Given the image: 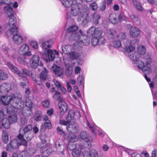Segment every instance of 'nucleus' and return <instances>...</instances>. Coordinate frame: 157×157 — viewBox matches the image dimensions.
<instances>
[{"instance_id":"1","label":"nucleus","mask_w":157,"mask_h":157,"mask_svg":"<svg viewBox=\"0 0 157 157\" xmlns=\"http://www.w3.org/2000/svg\"><path fill=\"white\" fill-rule=\"evenodd\" d=\"M15 109L13 108L11 110L4 108L0 111V128L3 126L4 128L8 129L11 124L15 123L17 121V115L15 113Z\"/></svg>"},{"instance_id":"2","label":"nucleus","mask_w":157,"mask_h":157,"mask_svg":"<svg viewBox=\"0 0 157 157\" xmlns=\"http://www.w3.org/2000/svg\"><path fill=\"white\" fill-rule=\"evenodd\" d=\"M139 55L136 52H135L129 56V58L133 61V64L135 66L142 70L145 73L149 74L152 71L151 68L153 65H154L155 62L153 61L149 57H147L145 59H143L142 60L145 62V65L142 60H139Z\"/></svg>"},{"instance_id":"3","label":"nucleus","mask_w":157,"mask_h":157,"mask_svg":"<svg viewBox=\"0 0 157 157\" xmlns=\"http://www.w3.org/2000/svg\"><path fill=\"white\" fill-rule=\"evenodd\" d=\"M11 4L9 6H6L4 8V10L6 16L10 17L8 23L6 24L4 26L8 25L10 28L6 33V35L8 36H10L11 34H14L17 33V29L16 25L17 23L16 18L14 16L15 13L14 11L13 8L10 7Z\"/></svg>"},{"instance_id":"4","label":"nucleus","mask_w":157,"mask_h":157,"mask_svg":"<svg viewBox=\"0 0 157 157\" xmlns=\"http://www.w3.org/2000/svg\"><path fill=\"white\" fill-rule=\"evenodd\" d=\"M89 8L86 6H84L80 8L78 5L72 4L71 8L70 13L67 15V18L68 21L73 20L74 17H77L78 21H80L88 13Z\"/></svg>"},{"instance_id":"5","label":"nucleus","mask_w":157,"mask_h":157,"mask_svg":"<svg viewBox=\"0 0 157 157\" xmlns=\"http://www.w3.org/2000/svg\"><path fill=\"white\" fill-rule=\"evenodd\" d=\"M69 39L71 41H75L73 44L75 49H79L84 45L88 46L90 44L89 38L80 30L78 33H72L69 37Z\"/></svg>"},{"instance_id":"6","label":"nucleus","mask_w":157,"mask_h":157,"mask_svg":"<svg viewBox=\"0 0 157 157\" xmlns=\"http://www.w3.org/2000/svg\"><path fill=\"white\" fill-rule=\"evenodd\" d=\"M1 100L2 104L4 105H7L11 101H13L10 108H13L17 109H21L24 106V102L21 101L20 96L19 97H17L14 96L13 94L9 96H1Z\"/></svg>"},{"instance_id":"7","label":"nucleus","mask_w":157,"mask_h":157,"mask_svg":"<svg viewBox=\"0 0 157 157\" xmlns=\"http://www.w3.org/2000/svg\"><path fill=\"white\" fill-rule=\"evenodd\" d=\"M75 112L71 110L69 111L68 116L66 117V121L63 120H60L59 123L63 125H68L67 127V131L72 133H75L78 131L77 125L75 124Z\"/></svg>"},{"instance_id":"8","label":"nucleus","mask_w":157,"mask_h":157,"mask_svg":"<svg viewBox=\"0 0 157 157\" xmlns=\"http://www.w3.org/2000/svg\"><path fill=\"white\" fill-rule=\"evenodd\" d=\"M41 143L38 144L37 146L40 148V152L43 154L44 157H47L52 151V149L49 147L46 148L47 140L48 139V136L46 135H42L40 136Z\"/></svg>"},{"instance_id":"9","label":"nucleus","mask_w":157,"mask_h":157,"mask_svg":"<svg viewBox=\"0 0 157 157\" xmlns=\"http://www.w3.org/2000/svg\"><path fill=\"white\" fill-rule=\"evenodd\" d=\"M105 34L109 39H117L121 42L122 40L125 39L126 36L125 33L121 32L117 33L116 31L112 29H107L105 32Z\"/></svg>"},{"instance_id":"10","label":"nucleus","mask_w":157,"mask_h":157,"mask_svg":"<svg viewBox=\"0 0 157 157\" xmlns=\"http://www.w3.org/2000/svg\"><path fill=\"white\" fill-rule=\"evenodd\" d=\"M7 65L12 72L17 75L18 76L22 77L23 80L25 81V82L28 83V80L25 77L28 76L30 75L29 72L28 71L25 69H23L22 70V72L21 73L17 67L12 64L7 63Z\"/></svg>"},{"instance_id":"11","label":"nucleus","mask_w":157,"mask_h":157,"mask_svg":"<svg viewBox=\"0 0 157 157\" xmlns=\"http://www.w3.org/2000/svg\"><path fill=\"white\" fill-rule=\"evenodd\" d=\"M102 31L101 28L98 27L95 28L94 27H92L87 31V33L88 36H92L100 38L103 37L101 36Z\"/></svg>"},{"instance_id":"12","label":"nucleus","mask_w":157,"mask_h":157,"mask_svg":"<svg viewBox=\"0 0 157 157\" xmlns=\"http://www.w3.org/2000/svg\"><path fill=\"white\" fill-rule=\"evenodd\" d=\"M89 134L86 131L82 132L79 136V139L80 140H86L85 147L89 148L91 147V140L89 138Z\"/></svg>"},{"instance_id":"13","label":"nucleus","mask_w":157,"mask_h":157,"mask_svg":"<svg viewBox=\"0 0 157 157\" xmlns=\"http://www.w3.org/2000/svg\"><path fill=\"white\" fill-rule=\"evenodd\" d=\"M40 57L36 55H34L29 61L30 66L32 68L36 69L39 65Z\"/></svg>"},{"instance_id":"14","label":"nucleus","mask_w":157,"mask_h":157,"mask_svg":"<svg viewBox=\"0 0 157 157\" xmlns=\"http://www.w3.org/2000/svg\"><path fill=\"white\" fill-rule=\"evenodd\" d=\"M29 47L26 44H23L20 48L18 51V53L20 55L25 56H31L32 55L30 51H28Z\"/></svg>"},{"instance_id":"15","label":"nucleus","mask_w":157,"mask_h":157,"mask_svg":"<svg viewBox=\"0 0 157 157\" xmlns=\"http://www.w3.org/2000/svg\"><path fill=\"white\" fill-rule=\"evenodd\" d=\"M58 106L60 110V115H63L68 109V106L66 102L63 100L59 101Z\"/></svg>"},{"instance_id":"16","label":"nucleus","mask_w":157,"mask_h":157,"mask_svg":"<svg viewBox=\"0 0 157 157\" xmlns=\"http://www.w3.org/2000/svg\"><path fill=\"white\" fill-rule=\"evenodd\" d=\"M59 140H57L55 144V146L56 148V153L61 156H64L65 155L64 151L65 148L63 145H61L59 143Z\"/></svg>"},{"instance_id":"17","label":"nucleus","mask_w":157,"mask_h":157,"mask_svg":"<svg viewBox=\"0 0 157 157\" xmlns=\"http://www.w3.org/2000/svg\"><path fill=\"white\" fill-rule=\"evenodd\" d=\"M124 45L125 47L124 48V51L125 52L128 53H130L128 55V56L130 54L132 55L133 53L135 52H132L134 50L135 47L132 44L130 40H128L127 42L124 43Z\"/></svg>"},{"instance_id":"18","label":"nucleus","mask_w":157,"mask_h":157,"mask_svg":"<svg viewBox=\"0 0 157 157\" xmlns=\"http://www.w3.org/2000/svg\"><path fill=\"white\" fill-rule=\"evenodd\" d=\"M67 139L69 141L68 148L70 150H71L73 149V145L75 144L74 143L78 139L75 135L72 133L69 134Z\"/></svg>"},{"instance_id":"19","label":"nucleus","mask_w":157,"mask_h":157,"mask_svg":"<svg viewBox=\"0 0 157 157\" xmlns=\"http://www.w3.org/2000/svg\"><path fill=\"white\" fill-rule=\"evenodd\" d=\"M105 42V40L104 37H98L93 36L91 39V43L93 46H95L98 45H101L104 44Z\"/></svg>"},{"instance_id":"20","label":"nucleus","mask_w":157,"mask_h":157,"mask_svg":"<svg viewBox=\"0 0 157 157\" xmlns=\"http://www.w3.org/2000/svg\"><path fill=\"white\" fill-rule=\"evenodd\" d=\"M44 53L45 57V60L48 62L53 60L55 58V55L51 49H48L46 51L44 50Z\"/></svg>"},{"instance_id":"21","label":"nucleus","mask_w":157,"mask_h":157,"mask_svg":"<svg viewBox=\"0 0 157 157\" xmlns=\"http://www.w3.org/2000/svg\"><path fill=\"white\" fill-rule=\"evenodd\" d=\"M80 56L79 53L71 51L67 55V56H64L63 58L64 57L66 58L67 63V62H69L71 60L77 59Z\"/></svg>"},{"instance_id":"22","label":"nucleus","mask_w":157,"mask_h":157,"mask_svg":"<svg viewBox=\"0 0 157 157\" xmlns=\"http://www.w3.org/2000/svg\"><path fill=\"white\" fill-rule=\"evenodd\" d=\"M83 156V157H99L97 151L94 149H91L89 151H85Z\"/></svg>"},{"instance_id":"23","label":"nucleus","mask_w":157,"mask_h":157,"mask_svg":"<svg viewBox=\"0 0 157 157\" xmlns=\"http://www.w3.org/2000/svg\"><path fill=\"white\" fill-rule=\"evenodd\" d=\"M51 69L55 74L57 75L61 78H63V70L59 67L54 65Z\"/></svg>"},{"instance_id":"24","label":"nucleus","mask_w":157,"mask_h":157,"mask_svg":"<svg viewBox=\"0 0 157 157\" xmlns=\"http://www.w3.org/2000/svg\"><path fill=\"white\" fill-rule=\"evenodd\" d=\"M13 35L12 37L14 43L17 44H20L23 42V39L20 35L17 33L14 34H12Z\"/></svg>"},{"instance_id":"25","label":"nucleus","mask_w":157,"mask_h":157,"mask_svg":"<svg viewBox=\"0 0 157 157\" xmlns=\"http://www.w3.org/2000/svg\"><path fill=\"white\" fill-rule=\"evenodd\" d=\"M140 31L138 28L134 27H132L130 28L129 34L131 37H136L140 35Z\"/></svg>"},{"instance_id":"26","label":"nucleus","mask_w":157,"mask_h":157,"mask_svg":"<svg viewBox=\"0 0 157 157\" xmlns=\"http://www.w3.org/2000/svg\"><path fill=\"white\" fill-rule=\"evenodd\" d=\"M52 44V42L51 40H47L43 42L41 44V47L43 49V52L44 50L46 51L47 50L49 49L51 45Z\"/></svg>"},{"instance_id":"27","label":"nucleus","mask_w":157,"mask_h":157,"mask_svg":"<svg viewBox=\"0 0 157 157\" xmlns=\"http://www.w3.org/2000/svg\"><path fill=\"white\" fill-rule=\"evenodd\" d=\"M72 155L73 157H79L81 154L80 149L76 147V144L73 145Z\"/></svg>"},{"instance_id":"28","label":"nucleus","mask_w":157,"mask_h":157,"mask_svg":"<svg viewBox=\"0 0 157 157\" xmlns=\"http://www.w3.org/2000/svg\"><path fill=\"white\" fill-rule=\"evenodd\" d=\"M63 60L67 67V69L66 71V74L67 76H70L72 72L73 68L67 63V59L66 58L64 57Z\"/></svg>"},{"instance_id":"29","label":"nucleus","mask_w":157,"mask_h":157,"mask_svg":"<svg viewBox=\"0 0 157 157\" xmlns=\"http://www.w3.org/2000/svg\"><path fill=\"white\" fill-rule=\"evenodd\" d=\"M42 113L40 110H37L33 116V119L37 121H41L42 119Z\"/></svg>"},{"instance_id":"30","label":"nucleus","mask_w":157,"mask_h":157,"mask_svg":"<svg viewBox=\"0 0 157 157\" xmlns=\"http://www.w3.org/2000/svg\"><path fill=\"white\" fill-rule=\"evenodd\" d=\"M0 89L2 92H8L11 89V86L10 84L3 83L0 86Z\"/></svg>"},{"instance_id":"31","label":"nucleus","mask_w":157,"mask_h":157,"mask_svg":"<svg viewBox=\"0 0 157 157\" xmlns=\"http://www.w3.org/2000/svg\"><path fill=\"white\" fill-rule=\"evenodd\" d=\"M62 52L61 53L63 54L64 53L67 55L71 51V46L70 45H65L61 47Z\"/></svg>"},{"instance_id":"32","label":"nucleus","mask_w":157,"mask_h":157,"mask_svg":"<svg viewBox=\"0 0 157 157\" xmlns=\"http://www.w3.org/2000/svg\"><path fill=\"white\" fill-rule=\"evenodd\" d=\"M53 82L55 85L58 89H59L63 93H66V90L57 80L54 79L53 80Z\"/></svg>"},{"instance_id":"33","label":"nucleus","mask_w":157,"mask_h":157,"mask_svg":"<svg viewBox=\"0 0 157 157\" xmlns=\"http://www.w3.org/2000/svg\"><path fill=\"white\" fill-rule=\"evenodd\" d=\"M10 143L14 149L17 148L20 145L19 141L17 139L12 140L10 141Z\"/></svg>"},{"instance_id":"34","label":"nucleus","mask_w":157,"mask_h":157,"mask_svg":"<svg viewBox=\"0 0 157 157\" xmlns=\"http://www.w3.org/2000/svg\"><path fill=\"white\" fill-rule=\"evenodd\" d=\"M3 142L5 144H7L9 141V135L8 133L5 131L3 132L2 137Z\"/></svg>"},{"instance_id":"35","label":"nucleus","mask_w":157,"mask_h":157,"mask_svg":"<svg viewBox=\"0 0 157 157\" xmlns=\"http://www.w3.org/2000/svg\"><path fill=\"white\" fill-rule=\"evenodd\" d=\"M48 71L45 67H44L43 71L40 74V79L42 81H45L47 78Z\"/></svg>"},{"instance_id":"36","label":"nucleus","mask_w":157,"mask_h":157,"mask_svg":"<svg viewBox=\"0 0 157 157\" xmlns=\"http://www.w3.org/2000/svg\"><path fill=\"white\" fill-rule=\"evenodd\" d=\"M18 138L19 139L18 140L19 141L20 145L21 144L25 146L27 145V142L24 139H23V135L20 133L18 136Z\"/></svg>"},{"instance_id":"37","label":"nucleus","mask_w":157,"mask_h":157,"mask_svg":"<svg viewBox=\"0 0 157 157\" xmlns=\"http://www.w3.org/2000/svg\"><path fill=\"white\" fill-rule=\"evenodd\" d=\"M117 17V16L115 13H112L110 15L109 19L113 24H116L118 22V20Z\"/></svg>"},{"instance_id":"38","label":"nucleus","mask_w":157,"mask_h":157,"mask_svg":"<svg viewBox=\"0 0 157 157\" xmlns=\"http://www.w3.org/2000/svg\"><path fill=\"white\" fill-rule=\"evenodd\" d=\"M137 50L140 54L142 55L144 54L146 52L145 47L144 46L141 45H140L138 46L137 48Z\"/></svg>"},{"instance_id":"39","label":"nucleus","mask_w":157,"mask_h":157,"mask_svg":"<svg viewBox=\"0 0 157 157\" xmlns=\"http://www.w3.org/2000/svg\"><path fill=\"white\" fill-rule=\"evenodd\" d=\"M135 7L138 10L142 11L143 8L141 5L136 0H132Z\"/></svg>"},{"instance_id":"40","label":"nucleus","mask_w":157,"mask_h":157,"mask_svg":"<svg viewBox=\"0 0 157 157\" xmlns=\"http://www.w3.org/2000/svg\"><path fill=\"white\" fill-rule=\"evenodd\" d=\"M93 21L95 24H98V21L100 18V16L98 14H94L92 15Z\"/></svg>"},{"instance_id":"41","label":"nucleus","mask_w":157,"mask_h":157,"mask_svg":"<svg viewBox=\"0 0 157 157\" xmlns=\"http://www.w3.org/2000/svg\"><path fill=\"white\" fill-rule=\"evenodd\" d=\"M29 45L34 49H37L39 48L38 43L36 41H31L29 42Z\"/></svg>"},{"instance_id":"42","label":"nucleus","mask_w":157,"mask_h":157,"mask_svg":"<svg viewBox=\"0 0 157 157\" xmlns=\"http://www.w3.org/2000/svg\"><path fill=\"white\" fill-rule=\"evenodd\" d=\"M62 4L65 7H69L73 4L72 0H63L62 2Z\"/></svg>"},{"instance_id":"43","label":"nucleus","mask_w":157,"mask_h":157,"mask_svg":"<svg viewBox=\"0 0 157 157\" xmlns=\"http://www.w3.org/2000/svg\"><path fill=\"white\" fill-rule=\"evenodd\" d=\"M114 41L113 42V46L116 48H120L121 46V42L117 40H113Z\"/></svg>"},{"instance_id":"44","label":"nucleus","mask_w":157,"mask_h":157,"mask_svg":"<svg viewBox=\"0 0 157 157\" xmlns=\"http://www.w3.org/2000/svg\"><path fill=\"white\" fill-rule=\"evenodd\" d=\"M78 29V27L75 25H72L69 27L67 29L68 32H74L77 30Z\"/></svg>"},{"instance_id":"45","label":"nucleus","mask_w":157,"mask_h":157,"mask_svg":"<svg viewBox=\"0 0 157 157\" xmlns=\"http://www.w3.org/2000/svg\"><path fill=\"white\" fill-rule=\"evenodd\" d=\"M33 127L31 125H28L24 129V134H26L31 132Z\"/></svg>"},{"instance_id":"46","label":"nucleus","mask_w":157,"mask_h":157,"mask_svg":"<svg viewBox=\"0 0 157 157\" xmlns=\"http://www.w3.org/2000/svg\"><path fill=\"white\" fill-rule=\"evenodd\" d=\"M41 126L43 128L44 127L45 128L50 129L52 128L51 122L50 121L45 122L42 124Z\"/></svg>"},{"instance_id":"47","label":"nucleus","mask_w":157,"mask_h":157,"mask_svg":"<svg viewBox=\"0 0 157 157\" xmlns=\"http://www.w3.org/2000/svg\"><path fill=\"white\" fill-rule=\"evenodd\" d=\"M17 60L18 62L21 64L25 65H26L27 63V62L25 60V59L24 57H18L17 58Z\"/></svg>"},{"instance_id":"48","label":"nucleus","mask_w":157,"mask_h":157,"mask_svg":"<svg viewBox=\"0 0 157 157\" xmlns=\"http://www.w3.org/2000/svg\"><path fill=\"white\" fill-rule=\"evenodd\" d=\"M33 105V103L29 99H27L26 102V105L29 109L30 110H31V109L32 108Z\"/></svg>"},{"instance_id":"49","label":"nucleus","mask_w":157,"mask_h":157,"mask_svg":"<svg viewBox=\"0 0 157 157\" xmlns=\"http://www.w3.org/2000/svg\"><path fill=\"white\" fill-rule=\"evenodd\" d=\"M25 137L28 140H30L33 137V133L32 132L26 134H24Z\"/></svg>"},{"instance_id":"50","label":"nucleus","mask_w":157,"mask_h":157,"mask_svg":"<svg viewBox=\"0 0 157 157\" xmlns=\"http://www.w3.org/2000/svg\"><path fill=\"white\" fill-rule=\"evenodd\" d=\"M8 77L7 74L4 73L2 71H0V79L4 80Z\"/></svg>"},{"instance_id":"51","label":"nucleus","mask_w":157,"mask_h":157,"mask_svg":"<svg viewBox=\"0 0 157 157\" xmlns=\"http://www.w3.org/2000/svg\"><path fill=\"white\" fill-rule=\"evenodd\" d=\"M60 93L59 92L56 91L55 93L53 95V98L54 99H57L59 101L60 100H63L60 98Z\"/></svg>"},{"instance_id":"52","label":"nucleus","mask_w":157,"mask_h":157,"mask_svg":"<svg viewBox=\"0 0 157 157\" xmlns=\"http://www.w3.org/2000/svg\"><path fill=\"white\" fill-rule=\"evenodd\" d=\"M87 125L89 126L90 129L91 130L92 132L94 134H95L96 133L95 131L94 128H95V127L94 126V123H92V126H91L90 125V123L88 121H87Z\"/></svg>"},{"instance_id":"53","label":"nucleus","mask_w":157,"mask_h":157,"mask_svg":"<svg viewBox=\"0 0 157 157\" xmlns=\"http://www.w3.org/2000/svg\"><path fill=\"white\" fill-rule=\"evenodd\" d=\"M98 8V5L95 2H93L90 4V8L94 10H96Z\"/></svg>"},{"instance_id":"54","label":"nucleus","mask_w":157,"mask_h":157,"mask_svg":"<svg viewBox=\"0 0 157 157\" xmlns=\"http://www.w3.org/2000/svg\"><path fill=\"white\" fill-rule=\"evenodd\" d=\"M6 148L7 151H12L13 149H14L10 142L6 145Z\"/></svg>"},{"instance_id":"55","label":"nucleus","mask_w":157,"mask_h":157,"mask_svg":"<svg viewBox=\"0 0 157 157\" xmlns=\"http://www.w3.org/2000/svg\"><path fill=\"white\" fill-rule=\"evenodd\" d=\"M57 131L58 134H60L62 136H64V132L62 128L60 127H57Z\"/></svg>"},{"instance_id":"56","label":"nucleus","mask_w":157,"mask_h":157,"mask_svg":"<svg viewBox=\"0 0 157 157\" xmlns=\"http://www.w3.org/2000/svg\"><path fill=\"white\" fill-rule=\"evenodd\" d=\"M49 101L48 100H46L43 101L42 103L43 106L45 108H48L49 105Z\"/></svg>"},{"instance_id":"57","label":"nucleus","mask_w":157,"mask_h":157,"mask_svg":"<svg viewBox=\"0 0 157 157\" xmlns=\"http://www.w3.org/2000/svg\"><path fill=\"white\" fill-rule=\"evenodd\" d=\"M72 4L78 5L79 6L82 3V0H72Z\"/></svg>"},{"instance_id":"58","label":"nucleus","mask_w":157,"mask_h":157,"mask_svg":"<svg viewBox=\"0 0 157 157\" xmlns=\"http://www.w3.org/2000/svg\"><path fill=\"white\" fill-rule=\"evenodd\" d=\"M106 8V3L105 1H103L100 6V9L101 10H104Z\"/></svg>"},{"instance_id":"59","label":"nucleus","mask_w":157,"mask_h":157,"mask_svg":"<svg viewBox=\"0 0 157 157\" xmlns=\"http://www.w3.org/2000/svg\"><path fill=\"white\" fill-rule=\"evenodd\" d=\"M11 4V6H10V7L12 8L13 7L14 9H16L18 7V4L17 2H14L13 3L11 2L9 3L8 5L7 6H9V4Z\"/></svg>"},{"instance_id":"60","label":"nucleus","mask_w":157,"mask_h":157,"mask_svg":"<svg viewBox=\"0 0 157 157\" xmlns=\"http://www.w3.org/2000/svg\"><path fill=\"white\" fill-rule=\"evenodd\" d=\"M20 155L22 157H26L27 156H29L27 150L21 151L20 153Z\"/></svg>"},{"instance_id":"61","label":"nucleus","mask_w":157,"mask_h":157,"mask_svg":"<svg viewBox=\"0 0 157 157\" xmlns=\"http://www.w3.org/2000/svg\"><path fill=\"white\" fill-rule=\"evenodd\" d=\"M90 20L89 17L88 16H86L83 20V24L84 25H86L89 21Z\"/></svg>"},{"instance_id":"62","label":"nucleus","mask_w":157,"mask_h":157,"mask_svg":"<svg viewBox=\"0 0 157 157\" xmlns=\"http://www.w3.org/2000/svg\"><path fill=\"white\" fill-rule=\"evenodd\" d=\"M29 155L33 154L36 151L35 149L32 148H30L27 150Z\"/></svg>"},{"instance_id":"63","label":"nucleus","mask_w":157,"mask_h":157,"mask_svg":"<svg viewBox=\"0 0 157 157\" xmlns=\"http://www.w3.org/2000/svg\"><path fill=\"white\" fill-rule=\"evenodd\" d=\"M83 77L82 76L80 75L78 79V83L79 85H81L83 81Z\"/></svg>"},{"instance_id":"64","label":"nucleus","mask_w":157,"mask_h":157,"mask_svg":"<svg viewBox=\"0 0 157 157\" xmlns=\"http://www.w3.org/2000/svg\"><path fill=\"white\" fill-rule=\"evenodd\" d=\"M119 19L120 21H123L126 19V17L123 13H121L119 16Z\"/></svg>"}]
</instances>
